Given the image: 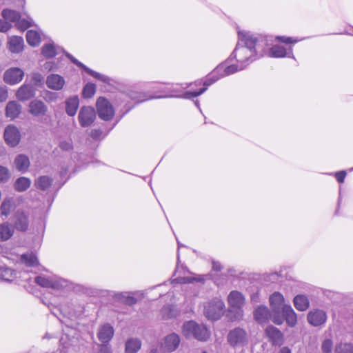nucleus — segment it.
Here are the masks:
<instances>
[{
  "label": "nucleus",
  "mask_w": 353,
  "mask_h": 353,
  "mask_svg": "<svg viewBox=\"0 0 353 353\" xmlns=\"http://www.w3.org/2000/svg\"><path fill=\"white\" fill-rule=\"evenodd\" d=\"M180 341V337L177 334L171 333L164 338L161 347L165 352H171L178 347Z\"/></svg>",
  "instance_id": "16"
},
{
  "label": "nucleus",
  "mask_w": 353,
  "mask_h": 353,
  "mask_svg": "<svg viewBox=\"0 0 353 353\" xmlns=\"http://www.w3.org/2000/svg\"><path fill=\"white\" fill-rule=\"evenodd\" d=\"M238 43L230 59H235L240 64V70H243L257 57L263 56L267 39L246 31H238Z\"/></svg>",
  "instance_id": "1"
},
{
  "label": "nucleus",
  "mask_w": 353,
  "mask_h": 353,
  "mask_svg": "<svg viewBox=\"0 0 353 353\" xmlns=\"http://www.w3.org/2000/svg\"><path fill=\"white\" fill-rule=\"evenodd\" d=\"M228 302L231 307L238 310L234 320L241 319L243 311L241 309L245 303V297L242 293L236 290L230 292L228 296Z\"/></svg>",
  "instance_id": "9"
},
{
  "label": "nucleus",
  "mask_w": 353,
  "mask_h": 353,
  "mask_svg": "<svg viewBox=\"0 0 353 353\" xmlns=\"http://www.w3.org/2000/svg\"><path fill=\"white\" fill-rule=\"evenodd\" d=\"M53 179L48 176H41L34 181V185L41 190H48L52 185Z\"/></svg>",
  "instance_id": "35"
},
{
  "label": "nucleus",
  "mask_w": 353,
  "mask_h": 353,
  "mask_svg": "<svg viewBox=\"0 0 353 353\" xmlns=\"http://www.w3.org/2000/svg\"><path fill=\"white\" fill-rule=\"evenodd\" d=\"M103 132L100 129H93L90 132L91 137L94 140H98L103 137H102Z\"/></svg>",
  "instance_id": "51"
},
{
  "label": "nucleus",
  "mask_w": 353,
  "mask_h": 353,
  "mask_svg": "<svg viewBox=\"0 0 353 353\" xmlns=\"http://www.w3.org/2000/svg\"><path fill=\"white\" fill-rule=\"evenodd\" d=\"M1 15L8 22H17L21 18V15L18 12L10 9L3 10Z\"/></svg>",
  "instance_id": "39"
},
{
  "label": "nucleus",
  "mask_w": 353,
  "mask_h": 353,
  "mask_svg": "<svg viewBox=\"0 0 353 353\" xmlns=\"http://www.w3.org/2000/svg\"><path fill=\"white\" fill-rule=\"evenodd\" d=\"M98 115L100 119L108 121L112 118L114 110L110 103L103 97H99L97 101Z\"/></svg>",
  "instance_id": "10"
},
{
  "label": "nucleus",
  "mask_w": 353,
  "mask_h": 353,
  "mask_svg": "<svg viewBox=\"0 0 353 353\" xmlns=\"http://www.w3.org/2000/svg\"><path fill=\"white\" fill-rule=\"evenodd\" d=\"M182 246L179 243H178V250L180 248V247Z\"/></svg>",
  "instance_id": "64"
},
{
  "label": "nucleus",
  "mask_w": 353,
  "mask_h": 353,
  "mask_svg": "<svg viewBox=\"0 0 353 353\" xmlns=\"http://www.w3.org/2000/svg\"><path fill=\"white\" fill-rule=\"evenodd\" d=\"M222 268L221 264L218 261L212 262V269L215 271H220Z\"/></svg>",
  "instance_id": "57"
},
{
  "label": "nucleus",
  "mask_w": 353,
  "mask_h": 353,
  "mask_svg": "<svg viewBox=\"0 0 353 353\" xmlns=\"http://www.w3.org/2000/svg\"><path fill=\"white\" fill-rule=\"evenodd\" d=\"M161 314L163 319H168L174 316L176 314V312L172 306L165 305L161 309Z\"/></svg>",
  "instance_id": "44"
},
{
  "label": "nucleus",
  "mask_w": 353,
  "mask_h": 353,
  "mask_svg": "<svg viewBox=\"0 0 353 353\" xmlns=\"http://www.w3.org/2000/svg\"><path fill=\"white\" fill-rule=\"evenodd\" d=\"M17 170L21 172H25L30 167V162L29 158L25 154H19L14 161Z\"/></svg>",
  "instance_id": "27"
},
{
  "label": "nucleus",
  "mask_w": 353,
  "mask_h": 353,
  "mask_svg": "<svg viewBox=\"0 0 353 353\" xmlns=\"http://www.w3.org/2000/svg\"><path fill=\"white\" fill-rule=\"evenodd\" d=\"M265 334L275 345H281L283 343V334L276 327L269 325L265 329Z\"/></svg>",
  "instance_id": "22"
},
{
  "label": "nucleus",
  "mask_w": 353,
  "mask_h": 353,
  "mask_svg": "<svg viewBox=\"0 0 353 353\" xmlns=\"http://www.w3.org/2000/svg\"><path fill=\"white\" fill-rule=\"evenodd\" d=\"M296 309L299 311H305L310 306V301L307 296L304 294L296 295L293 300Z\"/></svg>",
  "instance_id": "29"
},
{
  "label": "nucleus",
  "mask_w": 353,
  "mask_h": 353,
  "mask_svg": "<svg viewBox=\"0 0 353 353\" xmlns=\"http://www.w3.org/2000/svg\"><path fill=\"white\" fill-rule=\"evenodd\" d=\"M115 300L125 305H132L137 303V299L130 292H119L114 295Z\"/></svg>",
  "instance_id": "33"
},
{
  "label": "nucleus",
  "mask_w": 353,
  "mask_h": 353,
  "mask_svg": "<svg viewBox=\"0 0 353 353\" xmlns=\"http://www.w3.org/2000/svg\"><path fill=\"white\" fill-rule=\"evenodd\" d=\"M4 139L10 147H15L21 140L19 130L14 125H8L4 130Z\"/></svg>",
  "instance_id": "12"
},
{
  "label": "nucleus",
  "mask_w": 353,
  "mask_h": 353,
  "mask_svg": "<svg viewBox=\"0 0 353 353\" xmlns=\"http://www.w3.org/2000/svg\"><path fill=\"white\" fill-rule=\"evenodd\" d=\"M97 335L102 343H108L114 335V329L110 324H105L100 327Z\"/></svg>",
  "instance_id": "23"
},
{
  "label": "nucleus",
  "mask_w": 353,
  "mask_h": 353,
  "mask_svg": "<svg viewBox=\"0 0 353 353\" xmlns=\"http://www.w3.org/2000/svg\"><path fill=\"white\" fill-rule=\"evenodd\" d=\"M15 205L12 198H6L0 206V212L2 216H8L14 209Z\"/></svg>",
  "instance_id": "34"
},
{
  "label": "nucleus",
  "mask_w": 353,
  "mask_h": 353,
  "mask_svg": "<svg viewBox=\"0 0 353 353\" xmlns=\"http://www.w3.org/2000/svg\"><path fill=\"white\" fill-rule=\"evenodd\" d=\"M278 353H291V350L288 347H283L280 349Z\"/></svg>",
  "instance_id": "58"
},
{
  "label": "nucleus",
  "mask_w": 353,
  "mask_h": 353,
  "mask_svg": "<svg viewBox=\"0 0 353 353\" xmlns=\"http://www.w3.org/2000/svg\"><path fill=\"white\" fill-rule=\"evenodd\" d=\"M50 95H52V97L50 98V100H54L56 99V97H55L56 94L55 93H51Z\"/></svg>",
  "instance_id": "60"
},
{
  "label": "nucleus",
  "mask_w": 353,
  "mask_h": 353,
  "mask_svg": "<svg viewBox=\"0 0 353 353\" xmlns=\"http://www.w3.org/2000/svg\"><path fill=\"white\" fill-rule=\"evenodd\" d=\"M96 92V86L94 83H88L83 88L82 95L84 98H91L94 96Z\"/></svg>",
  "instance_id": "43"
},
{
  "label": "nucleus",
  "mask_w": 353,
  "mask_h": 353,
  "mask_svg": "<svg viewBox=\"0 0 353 353\" xmlns=\"http://www.w3.org/2000/svg\"><path fill=\"white\" fill-rule=\"evenodd\" d=\"M255 320L259 323L267 322L271 317L270 312L268 307L260 305L255 309L254 312Z\"/></svg>",
  "instance_id": "25"
},
{
  "label": "nucleus",
  "mask_w": 353,
  "mask_h": 353,
  "mask_svg": "<svg viewBox=\"0 0 353 353\" xmlns=\"http://www.w3.org/2000/svg\"><path fill=\"white\" fill-rule=\"evenodd\" d=\"M64 84V79L59 74H52L47 77L46 85L52 90H60L63 88Z\"/></svg>",
  "instance_id": "24"
},
{
  "label": "nucleus",
  "mask_w": 353,
  "mask_h": 353,
  "mask_svg": "<svg viewBox=\"0 0 353 353\" xmlns=\"http://www.w3.org/2000/svg\"><path fill=\"white\" fill-rule=\"evenodd\" d=\"M8 97V89L6 86L0 87V102L5 101Z\"/></svg>",
  "instance_id": "53"
},
{
  "label": "nucleus",
  "mask_w": 353,
  "mask_h": 353,
  "mask_svg": "<svg viewBox=\"0 0 353 353\" xmlns=\"http://www.w3.org/2000/svg\"><path fill=\"white\" fill-rule=\"evenodd\" d=\"M59 147L61 150L65 151L70 150L72 148V143L70 141H63L59 144Z\"/></svg>",
  "instance_id": "54"
},
{
  "label": "nucleus",
  "mask_w": 353,
  "mask_h": 353,
  "mask_svg": "<svg viewBox=\"0 0 353 353\" xmlns=\"http://www.w3.org/2000/svg\"><path fill=\"white\" fill-rule=\"evenodd\" d=\"M270 305L274 313L272 318V321L276 325H281L283 322V318L280 316L282 311V307L285 305V299L282 294L276 292L270 295L269 298Z\"/></svg>",
  "instance_id": "7"
},
{
  "label": "nucleus",
  "mask_w": 353,
  "mask_h": 353,
  "mask_svg": "<svg viewBox=\"0 0 353 353\" xmlns=\"http://www.w3.org/2000/svg\"><path fill=\"white\" fill-rule=\"evenodd\" d=\"M41 52L47 58L53 57L57 54L55 46L51 43L44 45L42 47Z\"/></svg>",
  "instance_id": "42"
},
{
  "label": "nucleus",
  "mask_w": 353,
  "mask_h": 353,
  "mask_svg": "<svg viewBox=\"0 0 353 353\" xmlns=\"http://www.w3.org/2000/svg\"><path fill=\"white\" fill-rule=\"evenodd\" d=\"M32 20L31 19H21V18L16 22V26L24 31L25 30L28 29L29 27L32 26Z\"/></svg>",
  "instance_id": "46"
},
{
  "label": "nucleus",
  "mask_w": 353,
  "mask_h": 353,
  "mask_svg": "<svg viewBox=\"0 0 353 353\" xmlns=\"http://www.w3.org/2000/svg\"><path fill=\"white\" fill-rule=\"evenodd\" d=\"M141 347V341L138 338H130L125 342V353H137Z\"/></svg>",
  "instance_id": "32"
},
{
  "label": "nucleus",
  "mask_w": 353,
  "mask_h": 353,
  "mask_svg": "<svg viewBox=\"0 0 353 353\" xmlns=\"http://www.w3.org/2000/svg\"><path fill=\"white\" fill-rule=\"evenodd\" d=\"M307 320L313 326H320L326 322L327 314L323 310L314 309L308 312Z\"/></svg>",
  "instance_id": "14"
},
{
  "label": "nucleus",
  "mask_w": 353,
  "mask_h": 353,
  "mask_svg": "<svg viewBox=\"0 0 353 353\" xmlns=\"http://www.w3.org/2000/svg\"><path fill=\"white\" fill-rule=\"evenodd\" d=\"M16 277L15 272L8 268L0 267V279L4 281L10 282Z\"/></svg>",
  "instance_id": "38"
},
{
  "label": "nucleus",
  "mask_w": 353,
  "mask_h": 353,
  "mask_svg": "<svg viewBox=\"0 0 353 353\" xmlns=\"http://www.w3.org/2000/svg\"><path fill=\"white\" fill-rule=\"evenodd\" d=\"M202 81H196L191 83L183 84H168L163 90L164 94L147 98L143 93L136 91H130L129 97L137 103H140L152 98L162 97H180L185 99H191L195 98L206 90V87L203 85Z\"/></svg>",
  "instance_id": "2"
},
{
  "label": "nucleus",
  "mask_w": 353,
  "mask_h": 353,
  "mask_svg": "<svg viewBox=\"0 0 353 353\" xmlns=\"http://www.w3.org/2000/svg\"><path fill=\"white\" fill-rule=\"evenodd\" d=\"M179 283H193L194 281L201 282L203 281V277L201 276H199V277H194V276H185V277H181L179 279H177Z\"/></svg>",
  "instance_id": "47"
},
{
  "label": "nucleus",
  "mask_w": 353,
  "mask_h": 353,
  "mask_svg": "<svg viewBox=\"0 0 353 353\" xmlns=\"http://www.w3.org/2000/svg\"><path fill=\"white\" fill-rule=\"evenodd\" d=\"M334 353H353V343L341 342L336 345Z\"/></svg>",
  "instance_id": "40"
},
{
  "label": "nucleus",
  "mask_w": 353,
  "mask_h": 353,
  "mask_svg": "<svg viewBox=\"0 0 353 353\" xmlns=\"http://www.w3.org/2000/svg\"><path fill=\"white\" fill-rule=\"evenodd\" d=\"M28 215L22 210H17L14 214V228L24 232L28 230Z\"/></svg>",
  "instance_id": "19"
},
{
  "label": "nucleus",
  "mask_w": 353,
  "mask_h": 353,
  "mask_svg": "<svg viewBox=\"0 0 353 353\" xmlns=\"http://www.w3.org/2000/svg\"><path fill=\"white\" fill-rule=\"evenodd\" d=\"M21 261L28 267H34L39 263L37 256L32 252L22 254Z\"/></svg>",
  "instance_id": "36"
},
{
  "label": "nucleus",
  "mask_w": 353,
  "mask_h": 353,
  "mask_svg": "<svg viewBox=\"0 0 353 353\" xmlns=\"http://www.w3.org/2000/svg\"><path fill=\"white\" fill-rule=\"evenodd\" d=\"M31 80L35 85L41 84L43 81V76L39 72H34L32 74Z\"/></svg>",
  "instance_id": "49"
},
{
  "label": "nucleus",
  "mask_w": 353,
  "mask_h": 353,
  "mask_svg": "<svg viewBox=\"0 0 353 353\" xmlns=\"http://www.w3.org/2000/svg\"><path fill=\"white\" fill-rule=\"evenodd\" d=\"M268 56L274 58H294L291 46L286 48L280 45H274L271 47L268 51Z\"/></svg>",
  "instance_id": "17"
},
{
  "label": "nucleus",
  "mask_w": 353,
  "mask_h": 353,
  "mask_svg": "<svg viewBox=\"0 0 353 353\" xmlns=\"http://www.w3.org/2000/svg\"><path fill=\"white\" fill-rule=\"evenodd\" d=\"M283 319L285 320L288 325L294 327L297 323V316L290 305H284L282 307Z\"/></svg>",
  "instance_id": "21"
},
{
  "label": "nucleus",
  "mask_w": 353,
  "mask_h": 353,
  "mask_svg": "<svg viewBox=\"0 0 353 353\" xmlns=\"http://www.w3.org/2000/svg\"><path fill=\"white\" fill-rule=\"evenodd\" d=\"M26 40L29 45L37 46L40 43V35L34 30H28L26 34Z\"/></svg>",
  "instance_id": "41"
},
{
  "label": "nucleus",
  "mask_w": 353,
  "mask_h": 353,
  "mask_svg": "<svg viewBox=\"0 0 353 353\" xmlns=\"http://www.w3.org/2000/svg\"><path fill=\"white\" fill-rule=\"evenodd\" d=\"M228 342L232 347L243 346L248 341L246 331L241 327L230 330L228 334Z\"/></svg>",
  "instance_id": "8"
},
{
  "label": "nucleus",
  "mask_w": 353,
  "mask_h": 353,
  "mask_svg": "<svg viewBox=\"0 0 353 353\" xmlns=\"http://www.w3.org/2000/svg\"><path fill=\"white\" fill-rule=\"evenodd\" d=\"M66 56L71 60V61L77 65L79 67H81L83 68L87 73H88L90 75L93 77L94 78L103 82L108 84L110 83V79L104 74H100L97 72H95L87 66H85L84 64L79 61L77 59H75L74 57H72L71 54L66 53Z\"/></svg>",
  "instance_id": "15"
},
{
  "label": "nucleus",
  "mask_w": 353,
  "mask_h": 353,
  "mask_svg": "<svg viewBox=\"0 0 353 353\" xmlns=\"http://www.w3.org/2000/svg\"><path fill=\"white\" fill-rule=\"evenodd\" d=\"M272 276H273L274 279H276L279 276V274L276 272H274L272 274Z\"/></svg>",
  "instance_id": "61"
},
{
  "label": "nucleus",
  "mask_w": 353,
  "mask_h": 353,
  "mask_svg": "<svg viewBox=\"0 0 353 353\" xmlns=\"http://www.w3.org/2000/svg\"><path fill=\"white\" fill-rule=\"evenodd\" d=\"M179 263V252L177 253V263Z\"/></svg>",
  "instance_id": "63"
},
{
  "label": "nucleus",
  "mask_w": 353,
  "mask_h": 353,
  "mask_svg": "<svg viewBox=\"0 0 353 353\" xmlns=\"http://www.w3.org/2000/svg\"><path fill=\"white\" fill-rule=\"evenodd\" d=\"M345 176L346 172L343 170L335 173L336 179L339 183H343L344 181Z\"/></svg>",
  "instance_id": "55"
},
{
  "label": "nucleus",
  "mask_w": 353,
  "mask_h": 353,
  "mask_svg": "<svg viewBox=\"0 0 353 353\" xmlns=\"http://www.w3.org/2000/svg\"><path fill=\"white\" fill-rule=\"evenodd\" d=\"M34 281L36 283L43 288H52L54 290H61L70 287L68 281L57 276H38Z\"/></svg>",
  "instance_id": "5"
},
{
  "label": "nucleus",
  "mask_w": 353,
  "mask_h": 353,
  "mask_svg": "<svg viewBox=\"0 0 353 353\" xmlns=\"http://www.w3.org/2000/svg\"><path fill=\"white\" fill-rule=\"evenodd\" d=\"M24 77V72L19 68H11L8 69L3 75V80L10 85L19 83Z\"/></svg>",
  "instance_id": "13"
},
{
  "label": "nucleus",
  "mask_w": 353,
  "mask_h": 353,
  "mask_svg": "<svg viewBox=\"0 0 353 353\" xmlns=\"http://www.w3.org/2000/svg\"><path fill=\"white\" fill-rule=\"evenodd\" d=\"M35 95V88L31 85L24 83L17 91V98L22 101H28Z\"/></svg>",
  "instance_id": "18"
},
{
  "label": "nucleus",
  "mask_w": 353,
  "mask_h": 353,
  "mask_svg": "<svg viewBox=\"0 0 353 353\" xmlns=\"http://www.w3.org/2000/svg\"><path fill=\"white\" fill-rule=\"evenodd\" d=\"M276 39L284 43H294L298 42L296 39H293L292 37L285 36L276 37Z\"/></svg>",
  "instance_id": "50"
},
{
  "label": "nucleus",
  "mask_w": 353,
  "mask_h": 353,
  "mask_svg": "<svg viewBox=\"0 0 353 353\" xmlns=\"http://www.w3.org/2000/svg\"><path fill=\"white\" fill-rule=\"evenodd\" d=\"M10 178V172L7 168L0 165V182H6Z\"/></svg>",
  "instance_id": "48"
},
{
  "label": "nucleus",
  "mask_w": 353,
  "mask_h": 353,
  "mask_svg": "<svg viewBox=\"0 0 353 353\" xmlns=\"http://www.w3.org/2000/svg\"><path fill=\"white\" fill-rule=\"evenodd\" d=\"M14 228L8 222L0 224V241H6L10 239L14 234Z\"/></svg>",
  "instance_id": "30"
},
{
  "label": "nucleus",
  "mask_w": 353,
  "mask_h": 353,
  "mask_svg": "<svg viewBox=\"0 0 353 353\" xmlns=\"http://www.w3.org/2000/svg\"><path fill=\"white\" fill-rule=\"evenodd\" d=\"M150 353H159L158 350L157 348H152Z\"/></svg>",
  "instance_id": "59"
},
{
  "label": "nucleus",
  "mask_w": 353,
  "mask_h": 353,
  "mask_svg": "<svg viewBox=\"0 0 353 353\" xmlns=\"http://www.w3.org/2000/svg\"><path fill=\"white\" fill-rule=\"evenodd\" d=\"M12 27V25L2 19H0V32H6L9 30Z\"/></svg>",
  "instance_id": "52"
},
{
  "label": "nucleus",
  "mask_w": 353,
  "mask_h": 353,
  "mask_svg": "<svg viewBox=\"0 0 353 353\" xmlns=\"http://www.w3.org/2000/svg\"><path fill=\"white\" fill-rule=\"evenodd\" d=\"M225 303L218 298H215L204 304V314L210 320H218L224 312Z\"/></svg>",
  "instance_id": "6"
},
{
  "label": "nucleus",
  "mask_w": 353,
  "mask_h": 353,
  "mask_svg": "<svg viewBox=\"0 0 353 353\" xmlns=\"http://www.w3.org/2000/svg\"><path fill=\"white\" fill-rule=\"evenodd\" d=\"M194 103H195V105L199 108V101L196 100V101H195Z\"/></svg>",
  "instance_id": "62"
},
{
  "label": "nucleus",
  "mask_w": 353,
  "mask_h": 353,
  "mask_svg": "<svg viewBox=\"0 0 353 353\" xmlns=\"http://www.w3.org/2000/svg\"><path fill=\"white\" fill-rule=\"evenodd\" d=\"M99 353H112V350L107 343H103L99 348Z\"/></svg>",
  "instance_id": "56"
},
{
  "label": "nucleus",
  "mask_w": 353,
  "mask_h": 353,
  "mask_svg": "<svg viewBox=\"0 0 353 353\" xmlns=\"http://www.w3.org/2000/svg\"><path fill=\"white\" fill-rule=\"evenodd\" d=\"M233 59H227L224 62L219 64L212 72L210 74L203 82V85L208 88L219 80L220 78L234 74V72L241 70L240 64H232L231 61Z\"/></svg>",
  "instance_id": "3"
},
{
  "label": "nucleus",
  "mask_w": 353,
  "mask_h": 353,
  "mask_svg": "<svg viewBox=\"0 0 353 353\" xmlns=\"http://www.w3.org/2000/svg\"><path fill=\"white\" fill-rule=\"evenodd\" d=\"M31 181L26 177L21 176L17 179L14 183V189L18 192H24L30 186Z\"/></svg>",
  "instance_id": "37"
},
{
  "label": "nucleus",
  "mask_w": 353,
  "mask_h": 353,
  "mask_svg": "<svg viewBox=\"0 0 353 353\" xmlns=\"http://www.w3.org/2000/svg\"><path fill=\"white\" fill-rule=\"evenodd\" d=\"M21 105L16 101H9L6 107V115L10 119H14L19 115Z\"/></svg>",
  "instance_id": "26"
},
{
  "label": "nucleus",
  "mask_w": 353,
  "mask_h": 353,
  "mask_svg": "<svg viewBox=\"0 0 353 353\" xmlns=\"http://www.w3.org/2000/svg\"><path fill=\"white\" fill-rule=\"evenodd\" d=\"M79 105V100L77 96H73L65 101V112L69 116H74Z\"/></svg>",
  "instance_id": "28"
},
{
  "label": "nucleus",
  "mask_w": 353,
  "mask_h": 353,
  "mask_svg": "<svg viewBox=\"0 0 353 353\" xmlns=\"http://www.w3.org/2000/svg\"><path fill=\"white\" fill-rule=\"evenodd\" d=\"M182 332L186 338L194 337L199 341H206L210 336V331L204 325L197 324L193 321L184 323Z\"/></svg>",
  "instance_id": "4"
},
{
  "label": "nucleus",
  "mask_w": 353,
  "mask_h": 353,
  "mask_svg": "<svg viewBox=\"0 0 353 353\" xmlns=\"http://www.w3.org/2000/svg\"><path fill=\"white\" fill-rule=\"evenodd\" d=\"M47 111V105L41 100L34 99L29 104V112L34 117L43 116Z\"/></svg>",
  "instance_id": "20"
},
{
  "label": "nucleus",
  "mask_w": 353,
  "mask_h": 353,
  "mask_svg": "<svg viewBox=\"0 0 353 353\" xmlns=\"http://www.w3.org/2000/svg\"><path fill=\"white\" fill-rule=\"evenodd\" d=\"M96 119V112L93 108L83 106L80 109L78 115L81 126L85 128L91 125Z\"/></svg>",
  "instance_id": "11"
},
{
  "label": "nucleus",
  "mask_w": 353,
  "mask_h": 353,
  "mask_svg": "<svg viewBox=\"0 0 353 353\" xmlns=\"http://www.w3.org/2000/svg\"><path fill=\"white\" fill-rule=\"evenodd\" d=\"M333 350V342L330 339H325L321 344L323 353H332Z\"/></svg>",
  "instance_id": "45"
},
{
  "label": "nucleus",
  "mask_w": 353,
  "mask_h": 353,
  "mask_svg": "<svg viewBox=\"0 0 353 353\" xmlns=\"http://www.w3.org/2000/svg\"><path fill=\"white\" fill-rule=\"evenodd\" d=\"M9 49L12 52L19 53L23 48V39L21 37L14 36L9 39Z\"/></svg>",
  "instance_id": "31"
}]
</instances>
